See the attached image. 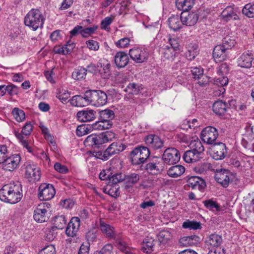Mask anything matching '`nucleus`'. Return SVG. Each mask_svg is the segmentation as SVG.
Segmentation results:
<instances>
[{
	"instance_id": "473e14b6",
	"label": "nucleus",
	"mask_w": 254,
	"mask_h": 254,
	"mask_svg": "<svg viewBox=\"0 0 254 254\" xmlns=\"http://www.w3.org/2000/svg\"><path fill=\"white\" fill-rule=\"evenodd\" d=\"M97 66L102 68L104 73H102L104 78H109L111 75L110 67L111 64L109 61L105 59H100L98 63Z\"/></svg>"
},
{
	"instance_id": "4be33fe9",
	"label": "nucleus",
	"mask_w": 254,
	"mask_h": 254,
	"mask_svg": "<svg viewBox=\"0 0 254 254\" xmlns=\"http://www.w3.org/2000/svg\"><path fill=\"white\" fill-rule=\"evenodd\" d=\"M95 114L93 110H82L77 112L76 118L81 122H91L95 119Z\"/></svg>"
},
{
	"instance_id": "37998d69",
	"label": "nucleus",
	"mask_w": 254,
	"mask_h": 254,
	"mask_svg": "<svg viewBox=\"0 0 254 254\" xmlns=\"http://www.w3.org/2000/svg\"><path fill=\"white\" fill-rule=\"evenodd\" d=\"M157 237L160 244H165L171 239L172 236L169 231L163 230L159 232Z\"/></svg>"
},
{
	"instance_id": "680f3d73",
	"label": "nucleus",
	"mask_w": 254,
	"mask_h": 254,
	"mask_svg": "<svg viewBox=\"0 0 254 254\" xmlns=\"http://www.w3.org/2000/svg\"><path fill=\"white\" fill-rule=\"evenodd\" d=\"M55 248L52 245H48L41 250L38 254H55Z\"/></svg>"
},
{
	"instance_id": "4d7b16f0",
	"label": "nucleus",
	"mask_w": 254,
	"mask_h": 254,
	"mask_svg": "<svg viewBox=\"0 0 254 254\" xmlns=\"http://www.w3.org/2000/svg\"><path fill=\"white\" fill-rule=\"evenodd\" d=\"M191 72L195 79H200L201 76H203V69L200 67H191Z\"/></svg>"
},
{
	"instance_id": "cd10ccee",
	"label": "nucleus",
	"mask_w": 254,
	"mask_h": 254,
	"mask_svg": "<svg viewBox=\"0 0 254 254\" xmlns=\"http://www.w3.org/2000/svg\"><path fill=\"white\" fill-rule=\"evenodd\" d=\"M168 22L170 28L174 31L179 30L183 25L181 21V15H172L168 19Z\"/></svg>"
},
{
	"instance_id": "bb28decb",
	"label": "nucleus",
	"mask_w": 254,
	"mask_h": 254,
	"mask_svg": "<svg viewBox=\"0 0 254 254\" xmlns=\"http://www.w3.org/2000/svg\"><path fill=\"white\" fill-rule=\"evenodd\" d=\"M99 120H101L106 124L110 123L111 127L112 126V120L115 118V113L113 111L110 109H105L99 112Z\"/></svg>"
},
{
	"instance_id": "1a4fd4ad",
	"label": "nucleus",
	"mask_w": 254,
	"mask_h": 254,
	"mask_svg": "<svg viewBox=\"0 0 254 254\" xmlns=\"http://www.w3.org/2000/svg\"><path fill=\"white\" fill-rule=\"evenodd\" d=\"M145 169L151 175L160 173L163 169L161 159L158 157H153L152 160L146 165Z\"/></svg>"
},
{
	"instance_id": "13d9d810",
	"label": "nucleus",
	"mask_w": 254,
	"mask_h": 254,
	"mask_svg": "<svg viewBox=\"0 0 254 254\" xmlns=\"http://www.w3.org/2000/svg\"><path fill=\"white\" fill-rule=\"evenodd\" d=\"M97 28L98 26L97 25L93 26L91 27H87L84 29L82 28L81 31V35L83 37H86L88 35L94 33Z\"/></svg>"
},
{
	"instance_id": "3c124183",
	"label": "nucleus",
	"mask_w": 254,
	"mask_h": 254,
	"mask_svg": "<svg viewBox=\"0 0 254 254\" xmlns=\"http://www.w3.org/2000/svg\"><path fill=\"white\" fill-rule=\"evenodd\" d=\"M242 12L248 17H254V3L246 4L242 9Z\"/></svg>"
},
{
	"instance_id": "0e129e2a",
	"label": "nucleus",
	"mask_w": 254,
	"mask_h": 254,
	"mask_svg": "<svg viewBox=\"0 0 254 254\" xmlns=\"http://www.w3.org/2000/svg\"><path fill=\"white\" fill-rule=\"evenodd\" d=\"M130 42L128 38H124L119 40L116 43V45L119 48H124L128 46Z\"/></svg>"
},
{
	"instance_id": "7c9ffc66",
	"label": "nucleus",
	"mask_w": 254,
	"mask_h": 254,
	"mask_svg": "<svg viewBox=\"0 0 254 254\" xmlns=\"http://www.w3.org/2000/svg\"><path fill=\"white\" fill-rule=\"evenodd\" d=\"M175 3L179 10L185 12L190 10L194 2V0H176Z\"/></svg>"
},
{
	"instance_id": "e2e57ef3",
	"label": "nucleus",
	"mask_w": 254,
	"mask_h": 254,
	"mask_svg": "<svg viewBox=\"0 0 254 254\" xmlns=\"http://www.w3.org/2000/svg\"><path fill=\"white\" fill-rule=\"evenodd\" d=\"M7 148L6 145H0V164L2 163L7 157Z\"/></svg>"
},
{
	"instance_id": "5701e85b",
	"label": "nucleus",
	"mask_w": 254,
	"mask_h": 254,
	"mask_svg": "<svg viewBox=\"0 0 254 254\" xmlns=\"http://www.w3.org/2000/svg\"><path fill=\"white\" fill-rule=\"evenodd\" d=\"M229 175L227 170H221L216 172L214 178L217 183L221 184L223 187L226 188L230 182Z\"/></svg>"
},
{
	"instance_id": "ddd939ff",
	"label": "nucleus",
	"mask_w": 254,
	"mask_h": 254,
	"mask_svg": "<svg viewBox=\"0 0 254 254\" xmlns=\"http://www.w3.org/2000/svg\"><path fill=\"white\" fill-rule=\"evenodd\" d=\"M25 177L30 181H38L40 179L39 168L35 164H27L25 166Z\"/></svg>"
},
{
	"instance_id": "f03ea898",
	"label": "nucleus",
	"mask_w": 254,
	"mask_h": 254,
	"mask_svg": "<svg viewBox=\"0 0 254 254\" xmlns=\"http://www.w3.org/2000/svg\"><path fill=\"white\" fill-rule=\"evenodd\" d=\"M45 18L42 12L38 8H32L26 15L24 18V24L36 31L39 28L43 26Z\"/></svg>"
},
{
	"instance_id": "79ce46f5",
	"label": "nucleus",
	"mask_w": 254,
	"mask_h": 254,
	"mask_svg": "<svg viewBox=\"0 0 254 254\" xmlns=\"http://www.w3.org/2000/svg\"><path fill=\"white\" fill-rule=\"evenodd\" d=\"M141 89H142V88L141 85L135 83H130L127 86L125 91L129 94L137 95Z\"/></svg>"
},
{
	"instance_id": "423d86ee",
	"label": "nucleus",
	"mask_w": 254,
	"mask_h": 254,
	"mask_svg": "<svg viewBox=\"0 0 254 254\" xmlns=\"http://www.w3.org/2000/svg\"><path fill=\"white\" fill-rule=\"evenodd\" d=\"M179 151L176 148L171 147L166 148L162 154V161L169 165H174L178 163L180 159Z\"/></svg>"
},
{
	"instance_id": "f704fd0d",
	"label": "nucleus",
	"mask_w": 254,
	"mask_h": 254,
	"mask_svg": "<svg viewBox=\"0 0 254 254\" xmlns=\"http://www.w3.org/2000/svg\"><path fill=\"white\" fill-rule=\"evenodd\" d=\"M185 171V167L180 165L173 166L167 171V174L172 178H177L181 176Z\"/></svg>"
},
{
	"instance_id": "864d4df0",
	"label": "nucleus",
	"mask_w": 254,
	"mask_h": 254,
	"mask_svg": "<svg viewBox=\"0 0 254 254\" xmlns=\"http://www.w3.org/2000/svg\"><path fill=\"white\" fill-rule=\"evenodd\" d=\"M126 175L122 173H116L112 175H111L110 181H112L113 184H116L123 181H125Z\"/></svg>"
},
{
	"instance_id": "e433bc0d",
	"label": "nucleus",
	"mask_w": 254,
	"mask_h": 254,
	"mask_svg": "<svg viewBox=\"0 0 254 254\" xmlns=\"http://www.w3.org/2000/svg\"><path fill=\"white\" fill-rule=\"evenodd\" d=\"M139 179V175L136 173H132L128 175H126L125 187L126 188H129L132 185L137 183Z\"/></svg>"
},
{
	"instance_id": "09e8293b",
	"label": "nucleus",
	"mask_w": 254,
	"mask_h": 254,
	"mask_svg": "<svg viewBox=\"0 0 254 254\" xmlns=\"http://www.w3.org/2000/svg\"><path fill=\"white\" fill-rule=\"evenodd\" d=\"M14 119L18 122H22L25 119L24 112L18 108H14L12 111Z\"/></svg>"
},
{
	"instance_id": "de8ad7c7",
	"label": "nucleus",
	"mask_w": 254,
	"mask_h": 254,
	"mask_svg": "<svg viewBox=\"0 0 254 254\" xmlns=\"http://www.w3.org/2000/svg\"><path fill=\"white\" fill-rule=\"evenodd\" d=\"M66 220L63 215L56 216L54 221L55 227L58 229H63L65 226Z\"/></svg>"
},
{
	"instance_id": "a18cd8bd",
	"label": "nucleus",
	"mask_w": 254,
	"mask_h": 254,
	"mask_svg": "<svg viewBox=\"0 0 254 254\" xmlns=\"http://www.w3.org/2000/svg\"><path fill=\"white\" fill-rule=\"evenodd\" d=\"M182 227L190 230H198L201 228V226L199 222L188 220L183 223Z\"/></svg>"
},
{
	"instance_id": "9d476101",
	"label": "nucleus",
	"mask_w": 254,
	"mask_h": 254,
	"mask_svg": "<svg viewBox=\"0 0 254 254\" xmlns=\"http://www.w3.org/2000/svg\"><path fill=\"white\" fill-rule=\"evenodd\" d=\"M211 150L212 152L213 158L216 160L224 159L227 153L225 144L221 142L214 143L211 147Z\"/></svg>"
},
{
	"instance_id": "49530a36",
	"label": "nucleus",
	"mask_w": 254,
	"mask_h": 254,
	"mask_svg": "<svg viewBox=\"0 0 254 254\" xmlns=\"http://www.w3.org/2000/svg\"><path fill=\"white\" fill-rule=\"evenodd\" d=\"M198 51L195 45L189 46L186 53V57L190 61L193 60L197 55Z\"/></svg>"
},
{
	"instance_id": "0eeeda50",
	"label": "nucleus",
	"mask_w": 254,
	"mask_h": 254,
	"mask_svg": "<svg viewBox=\"0 0 254 254\" xmlns=\"http://www.w3.org/2000/svg\"><path fill=\"white\" fill-rule=\"evenodd\" d=\"M38 196L40 200H49L55 196L56 191L52 184L43 183L40 185Z\"/></svg>"
},
{
	"instance_id": "a211bd4d",
	"label": "nucleus",
	"mask_w": 254,
	"mask_h": 254,
	"mask_svg": "<svg viewBox=\"0 0 254 254\" xmlns=\"http://www.w3.org/2000/svg\"><path fill=\"white\" fill-rule=\"evenodd\" d=\"M100 229L103 234L110 239H116V234L113 226L106 223L103 220H100L99 222Z\"/></svg>"
},
{
	"instance_id": "c9c22d12",
	"label": "nucleus",
	"mask_w": 254,
	"mask_h": 254,
	"mask_svg": "<svg viewBox=\"0 0 254 254\" xmlns=\"http://www.w3.org/2000/svg\"><path fill=\"white\" fill-rule=\"evenodd\" d=\"M222 242V239L221 236L217 234H213L210 235L207 238L206 243L207 245H210L212 246V248H217L219 247Z\"/></svg>"
},
{
	"instance_id": "f3484780",
	"label": "nucleus",
	"mask_w": 254,
	"mask_h": 254,
	"mask_svg": "<svg viewBox=\"0 0 254 254\" xmlns=\"http://www.w3.org/2000/svg\"><path fill=\"white\" fill-rule=\"evenodd\" d=\"M46 206L48 207V204L46 203H43L38 205L35 209L33 217L36 221L40 223L46 221L47 218L46 216V214L47 212V210L45 208Z\"/></svg>"
},
{
	"instance_id": "b1692460",
	"label": "nucleus",
	"mask_w": 254,
	"mask_h": 254,
	"mask_svg": "<svg viewBox=\"0 0 254 254\" xmlns=\"http://www.w3.org/2000/svg\"><path fill=\"white\" fill-rule=\"evenodd\" d=\"M115 63L117 67H125L128 63L129 58L127 55L123 52H118L114 58Z\"/></svg>"
},
{
	"instance_id": "774afa93",
	"label": "nucleus",
	"mask_w": 254,
	"mask_h": 254,
	"mask_svg": "<svg viewBox=\"0 0 254 254\" xmlns=\"http://www.w3.org/2000/svg\"><path fill=\"white\" fill-rule=\"evenodd\" d=\"M90 245L88 243H83L80 247L78 254H89Z\"/></svg>"
},
{
	"instance_id": "f8f14e48",
	"label": "nucleus",
	"mask_w": 254,
	"mask_h": 254,
	"mask_svg": "<svg viewBox=\"0 0 254 254\" xmlns=\"http://www.w3.org/2000/svg\"><path fill=\"white\" fill-rule=\"evenodd\" d=\"M21 157L19 154H14L5 158L3 163V168L4 170L12 171L18 165L20 162Z\"/></svg>"
},
{
	"instance_id": "f257e3e1",
	"label": "nucleus",
	"mask_w": 254,
	"mask_h": 254,
	"mask_svg": "<svg viewBox=\"0 0 254 254\" xmlns=\"http://www.w3.org/2000/svg\"><path fill=\"white\" fill-rule=\"evenodd\" d=\"M22 197V187L19 182L5 185L0 190V199L3 202L15 204Z\"/></svg>"
},
{
	"instance_id": "9b49d317",
	"label": "nucleus",
	"mask_w": 254,
	"mask_h": 254,
	"mask_svg": "<svg viewBox=\"0 0 254 254\" xmlns=\"http://www.w3.org/2000/svg\"><path fill=\"white\" fill-rule=\"evenodd\" d=\"M129 55L131 59L137 63L146 62L148 57V53L145 49L139 48L130 49Z\"/></svg>"
},
{
	"instance_id": "bf43d9fd",
	"label": "nucleus",
	"mask_w": 254,
	"mask_h": 254,
	"mask_svg": "<svg viewBox=\"0 0 254 254\" xmlns=\"http://www.w3.org/2000/svg\"><path fill=\"white\" fill-rule=\"evenodd\" d=\"M168 41L171 45L170 48L173 49L176 51L179 50L180 44L179 43L178 39L176 38H172L170 36H169L168 38Z\"/></svg>"
},
{
	"instance_id": "338daca9",
	"label": "nucleus",
	"mask_w": 254,
	"mask_h": 254,
	"mask_svg": "<svg viewBox=\"0 0 254 254\" xmlns=\"http://www.w3.org/2000/svg\"><path fill=\"white\" fill-rule=\"evenodd\" d=\"M55 169L60 173L65 174L68 172L67 168L61 163L57 162L54 165Z\"/></svg>"
},
{
	"instance_id": "4c0bfd02",
	"label": "nucleus",
	"mask_w": 254,
	"mask_h": 254,
	"mask_svg": "<svg viewBox=\"0 0 254 254\" xmlns=\"http://www.w3.org/2000/svg\"><path fill=\"white\" fill-rule=\"evenodd\" d=\"M176 51L170 48V47L168 46L162 49V55L163 57L168 60L173 61L176 57Z\"/></svg>"
},
{
	"instance_id": "c756f323",
	"label": "nucleus",
	"mask_w": 254,
	"mask_h": 254,
	"mask_svg": "<svg viewBox=\"0 0 254 254\" xmlns=\"http://www.w3.org/2000/svg\"><path fill=\"white\" fill-rule=\"evenodd\" d=\"M189 147L190 150L194 152H196L201 156L203 154L204 148L201 141L198 138L191 140Z\"/></svg>"
},
{
	"instance_id": "a878e982",
	"label": "nucleus",
	"mask_w": 254,
	"mask_h": 254,
	"mask_svg": "<svg viewBox=\"0 0 254 254\" xmlns=\"http://www.w3.org/2000/svg\"><path fill=\"white\" fill-rule=\"evenodd\" d=\"M228 104L221 100L215 102L213 105V112L217 115L222 116L225 114L228 109Z\"/></svg>"
},
{
	"instance_id": "052dcab7",
	"label": "nucleus",
	"mask_w": 254,
	"mask_h": 254,
	"mask_svg": "<svg viewBox=\"0 0 254 254\" xmlns=\"http://www.w3.org/2000/svg\"><path fill=\"white\" fill-rule=\"evenodd\" d=\"M210 167V164L208 163H204L198 165L194 168V170L200 174H202L206 172Z\"/></svg>"
},
{
	"instance_id": "2f4dec72",
	"label": "nucleus",
	"mask_w": 254,
	"mask_h": 254,
	"mask_svg": "<svg viewBox=\"0 0 254 254\" xmlns=\"http://www.w3.org/2000/svg\"><path fill=\"white\" fill-rule=\"evenodd\" d=\"M226 49L221 45L216 46L213 51V57L215 61L221 62L225 59Z\"/></svg>"
},
{
	"instance_id": "ea45409f",
	"label": "nucleus",
	"mask_w": 254,
	"mask_h": 254,
	"mask_svg": "<svg viewBox=\"0 0 254 254\" xmlns=\"http://www.w3.org/2000/svg\"><path fill=\"white\" fill-rule=\"evenodd\" d=\"M236 44L235 37L230 35L226 36L222 40L221 46H223L226 50L230 49L233 47Z\"/></svg>"
},
{
	"instance_id": "aec40b11",
	"label": "nucleus",
	"mask_w": 254,
	"mask_h": 254,
	"mask_svg": "<svg viewBox=\"0 0 254 254\" xmlns=\"http://www.w3.org/2000/svg\"><path fill=\"white\" fill-rule=\"evenodd\" d=\"M89 91H86L83 96L75 95L70 100L71 105L76 107H84L90 104L89 98L88 97Z\"/></svg>"
},
{
	"instance_id": "c85d7f7f",
	"label": "nucleus",
	"mask_w": 254,
	"mask_h": 254,
	"mask_svg": "<svg viewBox=\"0 0 254 254\" xmlns=\"http://www.w3.org/2000/svg\"><path fill=\"white\" fill-rule=\"evenodd\" d=\"M200 240V238L196 235L185 236L180 239V243L184 246H191L197 245Z\"/></svg>"
},
{
	"instance_id": "5fc2aeb1",
	"label": "nucleus",
	"mask_w": 254,
	"mask_h": 254,
	"mask_svg": "<svg viewBox=\"0 0 254 254\" xmlns=\"http://www.w3.org/2000/svg\"><path fill=\"white\" fill-rule=\"evenodd\" d=\"M86 238L87 240V242L86 243H88L90 245L91 244L96 241L97 239V235L96 234L95 229H93L88 231L86 234Z\"/></svg>"
},
{
	"instance_id": "dca6fc26",
	"label": "nucleus",
	"mask_w": 254,
	"mask_h": 254,
	"mask_svg": "<svg viewBox=\"0 0 254 254\" xmlns=\"http://www.w3.org/2000/svg\"><path fill=\"white\" fill-rule=\"evenodd\" d=\"M187 185L193 190L197 189L202 191L206 187V183L203 179L197 176H192L187 180Z\"/></svg>"
},
{
	"instance_id": "72a5a7b5",
	"label": "nucleus",
	"mask_w": 254,
	"mask_h": 254,
	"mask_svg": "<svg viewBox=\"0 0 254 254\" xmlns=\"http://www.w3.org/2000/svg\"><path fill=\"white\" fill-rule=\"evenodd\" d=\"M202 156L191 150L186 151L183 155L184 161L187 163H193L199 161Z\"/></svg>"
},
{
	"instance_id": "603ef678",
	"label": "nucleus",
	"mask_w": 254,
	"mask_h": 254,
	"mask_svg": "<svg viewBox=\"0 0 254 254\" xmlns=\"http://www.w3.org/2000/svg\"><path fill=\"white\" fill-rule=\"evenodd\" d=\"M204 206L209 210H213V209H215L216 211H219L221 209L219 204L212 199H208L203 201Z\"/></svg>"
},
{
	"instance_id": "7ed1b4c3",
	"label": "nucleus",
	"mask_w": 254,
	"mask_h": 254,
	"mask_svg": "<svg viewBox=\"0 0 254 254\" xmlns=\"http://www.w3.org/2000/svg\"><path fill=\"white\" fill-rule=\"evenodd\" d=\"M115 137V134L112 131H106L100 134H92L87 137L84 141L86 146L99 148L100 145L112 140Z\"/></svg>"
},
{
	"instance_id": "69168bd1",
	"label": "nucleus",
	"mask_w": 254,
	"mask_h": 254,
	"mask_svg": "<svg viewBox=\"0 0 254 254\" xmlns=\"http://www.w3.org/2000/svg\"><path fill=\"white\" fill-rule=\"evenodd\" d=\"M111 145L115 149L116 152H118V153L123 151L126 148V145L121 142H113Z\"/></svg>"
},
{
	"instance_id": "6e6d98bb",
	"label": "nucleus",
	"mask_w": 254,
	"mask_h": 254,
	"mask_svg": "<svg viewBox=\"0 0 254 254\" xmlns=\"http://www.w3.org/2000/svg\"><path fill=\"white\" fill-rule=\"evenodd\" d=\"M56 97L61 100L62 103H66L70 97V94L67 91L62 90L57 93Z\"/></svg>"
},
{
	"instance_id": "a19ab883",
	"label": "nucleus",
	"mask_w": 254,
	"mask_h": 254,
	"mask_svg": "<svg viewBox=\"0 0 254 254\" xmlns=\"http://www.w3.org/2000/svg\"><path fill=\"white\" fill-rule=\"evenodd\" d=\"M222 16L226 21L230 19L236 20L238 18V15L234 12L231 6L227 7L222 11Z\"/></svg>"
},
{
	"instance_id": "393cba45",
	"label": "nucleus",
	"mask_w": 254,
	"mask_h": 254,
	"mask_svg": "<svg viewBox=\"0 0 254 254\" xmlns=\"http://www.w3.org/2000/svg\"><path fill=\"white\" fill-rule=\"evenodd\" d=\"M155 240L151 237L147 236L143 241L141 250L146 254H150L155 250Z\"/></svg>"
},
{
	"instance_id": "412c9836",
	"label": "nucleus",
	"mask_w": 254,
	"mask_h": 254,
	"mask_svg": "<svg viewBox=\"0 0 254 254\" xmlns=\"http://www.w3.org/2000/svg\"><path fill=\"white\" fill-rule=\"evenodd\" d=\"M199 14L197 12H191L187 15L184 13H181V21L183 24L188 26L194 25L197 22Z\"/></svg>"
},
{
	"instance_id": "39448f33",
	"label": "nucleus",
	"mask_w": 254,
	"mask_h": 254,
	"mask_svg": "<svg viewBox=\"0 0 254 254\" xmlns=\"http://www.w3.org/2000/svg\"><path fill=\"white\" fill-rule=\"evenodd\" d=\"M90 104L95 106H102L107 102V95L101 90H89Z\"/></svg>"
},
{
	"instance_id": "58836bf2",
	"label": "nucleus",
	"mask_w": 254,
	"mask_h": 254,
	"mask_svg": "<svg viewBox=\"0 0 254 254\" xmlns=\"http://www.w3.org/2000/svg\"><path fill=\"white\" fill-rule=\"evenodd\" d=\"M115 240L116 246L120 251L126 254H132L131 249L122 239L117 238Z\"/></svg>"
},
{
	"instance_id": "6ab92c4d",
	"label": "nucleus",
	"mask_w": 254,
	"mask_h": 254,
	"mask_svg": "<svg viewBox=\"0 0 254 254\" xmlns=\"http://www.w3.org/2000/svg\"><path fill=\"white\" fill-rule=\"evenodd\" d=\"M254 56L251 52L243 53L238 59V66L243 68H250L252 65Z\"/></svg>"
},
{
	"instance_id": "6e6552de",
	"label": "nucleus",
	"mask_w": 254,
	"mask_h": 254,
	"mask_svg": "<svg viewBox=\"0 0 254 254\" xmlns=\"http://www.w3.org/2000/svg\"><path fill=\"white\" fill-rule=\"evenodd\" d=\"M218 135V132L217 129L211 126L205 127L201 132V139L209 144H213Z\"/></svg>"
},
{
	"instance_id": "8fccbe9b",
	"label": "nucleus",
	"mask_w": 254,
	"mask_h": 254,
	"mask_svg": "<svg viewBox=\"0 0 254 254\" xmlns=\"http://www.w3.org/2000/svg\"><path fill=\"white\" fill-rule=\"evenodd\" d=\"M93 130H103L109 129L111 127V124H106L101 120L99 121L96 122L95 123L91 125Z\"/></svg>"
},
{
	"instance_id": "20e7f679",
	"label": "nucleus",
	"mask_w": 254,
	"mask_h": 254,
	"mask_svg": "<svg viewBox=\"0 0 254 254\" xmlns=\"http://www.w3.org/2000/svg\"><path fill=\"white\" fill-rule=\"evenodd\" d=\"M149 155L150 151L147 147L144 146L136 147L130 152L131 163L133 165L143 163L148 158Z\"/></svg>"
},
{
	"instance_id": "c03bdc74",
	"label": "nucleus",
	"mask_w": 254,
	"mask_h": 254,
	"mask_svg": "<svg viewBox=\"0 0 254 254\" xmlns=\"http://www.w3.org/2000/svg\"><path fill=\"white\" fill-rule=\"evenodd\" d=\"M87 70L82 67L75 69L72 72V77L75 80H82L85 79Z\"/></svg>"
},
{
	"instance_id": "4468645a",
	"label": "nucleus",
	"mask_w": 254,
	"mask_h": 254,
	"mask_svg": "<svg viewBox=\"0 0 254 254\" xmlns=\"http://www.w3.org/2000/svg\"><path fill=\"white\" fill-rule=\"evenodd\" d=\"M80 227V219L77 217H72L68 223L65 230V234L68 237L72 238L76 236Z\"/></svg>"
},
{
	"instance_id": "2eb2a0df",
	"label": "nucleus",
	"mask_w": 254,
	"mask_h": 254,
	"mask_svg": "<svg viewBox=\"0 0 254 254\" xmlns=\"http://www.w3.org/2000/svg\"><path fill=\"white\" fill-rule=\"evenodd\" d=\"M146 144L154 150L161 148L164 146V141L157 135L149 134L145 138Z\"/></svg>"
}]
</instances>
